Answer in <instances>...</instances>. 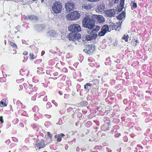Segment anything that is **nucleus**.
Returning <instances> with one entry per match:
<instances>
[{"mask_svg": "<svg viewBox=\"0 0 152 152\" xmlns=\"http://www.w3.org/2000/svg\"><path fill=\"white\" fill-rule=\"evenodd\" d=\"M93 15L91 17H86L84 18L83 21V25L88 29L93 28L95 24V20L93 18Z\"/></svg>", "mask_w": 152, "mask_h": 152, "instance_id": "f257e3e1", "label": "nucleus"}, {"mask_svg": "<svg viewBox=\"0 0 152 152\" xmlns=\"http://www.w3.org/2000/svg\"><path fill=\"white\" fill-rule=\"evenodd\" d=\"M62 5L61 3L59 2H56L53 4L52 7V10L55 13H59L62 10Z\"/></svg>", "mask_w": 152, "mask_h": 152, "instance_id": "f03ea898", "label": "nucleus"}, {"mask_svg": "<svg viewBox=\"0 0 152 152\" xmlns=\"http://www.w3.org/2000/svg\"><path fill=\"white\" fill-rule=\"evenodd\" d=\"M68 36V38L70 40L75 41L76 40H80L79 42H81L82 41H83V40L80 39V34L78 33L72 32L70 33Z\"/></svg>", "mask_w": 152, "mask_h": 152, "instance_id": "7ed1b4c3", "label": "nucleus"}, {"mask_svg": "<svg viewBox=\"0 0 152 152\" xmlns=\"http://www.w3.org/2000/svg\"><path fill=\"white\" fill-rule=\"evenodd\" d=\"M80 15L78 12L75 11L68 14L66 18L69 20H77L80 18Z\"/></svg>", "mask_w": 152, "mask_h": 152, "instance_id": "20e7f679", "label": "nucleus"}, {"mask_svg": "<svg viewBox=\"0 0 152 152\" xmlns=\"http://www.w3.org/2000/svg\"><path fill=\"white\" fill-rule=\"evenodd\" d=\"M93 18L95 21H96V24L100 25L102 26V24L105 21L104 18L101 15H93Z\"/></svg>", "mask_w": 152, "mask_h": 152, "instance_id": "39448f33", "label": "nucleus"}, {"mask_svg": "<svg viewBox=\"0 0 152 152\" xmlns=\"http://www.w3.org/2000/svg\"><path fill=\"white\" fill-rule=\"evenodd\" d=\"M68 29L71 31L77 32L81 31V28L80 26L77 24H74L70 25L68 27Z\"/></svg>", "mask_w": 152, "mask_h": 152, "instance_id": "423d86ee", "label": "nucleus"}, {"mask_svg": "<svg viewBox=\"0 0 152 152\" xmlns=\"http://www.w3.org/2000/svg\"><path fill=\"white\" fill-rule=\"evenodd\" d=\"M65 7L67 12H69L74 10L75 8V4L73 2H68L65 5Z\"/></svg>", "mask_w": 152, "mask_h": 152, "instance_id": "0eeeda50", "label": "nucleus"}, {"mask_svg": "<svg viewBox=\"0 0 152 152\" xmlns=\"http://www.w3.org/2000/svg\"><path fill=\"white\" fill-rule=\"evenodd\" d=\"M107 31H110L109 26L107 24H105L102 26L101 31L98 33V35L100 36H104Z\"/></svg>", "mask_w": 152, "mask_h": 152, "instance_id": "6e6552de", "label": "nucleus"}, {"mask_svg": "<svg viewBox=\"0 0 152 152\" xmlns=\"http://www.w3.org/2000/svg\"><path fill=\"white\" fill-rule=\"evenodd\" d=\"M92 45H86L85 46V48L84 49V51L86 53L91 54L93 53L94 50V47L92 48Z\"/></svg>", "mask_w": 152, "mask_h": 152, "instance_id": "1a4fd4ad", "label": "nucleus"}, {"mask_svg": "<svg viewBox=\"0 0 152 152\" xmlns=\"http://www.w3.org/2000/svg\"><path fill=\"white\" fill-rule=\"evenodd\" d=\"M122 22V21L121 22L120 21H119L118 22H117V24H120L118 26H117V25H115V24L113 23H111L110 26H109V28L110 31L112 30H113L114 28H115L116 30H117V28H115L117 27V28H118V27H120L121 26V24Z\"/></svg>", "mask_w": 152, "mask_h": 152, "instance_id": "9d476101", "label": "nucleus"}, {"mask_svg": "<svg viewBox=\"0 0 152 152\" xmlns=\"http://www.w3.org/2000/svg\"><path fill=\"white\" fill-rule=\"evenodd\" d=\"M97 36L96 34H91L87 35L86 37V38L87 40H90L95 39L97 37Z\"/></svg>", "mask_w": 152, "mask_h": 152, "instance_id": "9b49d317", "label": "nucleus"}, {"mask_svg": "<svg viewBox=\"0 0 152 152\" xmlns=\"http://www.w3.org/2000/svg\"><path fill=\"white\" fill-rule=\"evenodd\" d=\"M93 5L91 3H86L83 4L82 7L83 9L88 10L91 9L93 7Z\"/></svg>", "mask_w": 152, "mask_h": 152, "instance_id": "f8f14e48", "label": "nucleus"}, {"mask_svg": "<svg viewBox=\"0 0 152 152\" xmlns=\"http://www.w3.org/2000/svg\"><path fill=\"white\" fill-rule=\"evenodd\" d=\"M125 0H121L120 2V5L118 7V8L115 11L118 12H121L123 8V6L124 4V1Z\"/></svg>", "mask_w": 152, "mask_h": 152, "instance_id": "ddd939ff", "label": "nucleus"}, {"mask_svg": "<svg viewBox=\"0 0 152 152\" xmlns=\"http://www.w3.org/2000/svg\"><path fill=\"white\" fill-rule=\"evenodd\" d=\"M65 136V135L63 133H61L60 134H56L55 135V138L57 139V141L60 142L61 140V138Z\"/></svg>", "mask_w": 152, "mask_h": 152, "instance_id": "4468645a", "label": "nucleus"}, {"mask_svg": "<svg viewBox=\"0 0 152 152\" xmlns=\"http://www.w3.org/2000/svg\"><path fill=\"white\" fill-rule=\"evenodd\" d=\"M102 26L100 25L96 24L95 25V24L92 28V31L95 32H97L99 30Z\"/></svg>", "mask_w": 152, "mask_h": 152, "instance_id": "2eb2a0df", "label": "nucleus"}, {"mask_svg": "<svg viewBox=\"0 0 152 152\" xmlns=\"http://www.w3.org/2000/svg\"><path fill=\"white\" fill-rule=\"evenodd\" d=\"M105 4L102 3L98 6V9L99 11H102L104 10L105 9Z\"/></svg>", "mask_w": 152, "mask_h": 152, "instance_id": "dca6fc26", "label": "nucleus"}, {"mask_svg": "<svg viewBox=\"0 0 152 152\" xmlns=\"http://www.w3.org/2000/svg\"><path fill=\"white\" fill-rule=\"evenodd\" d=\"M125 16V13L124 11H123L117 17V18L118 20H121L124 18Z\"/></svg>", "mask_w": 152, "mask_h": 152, "instance_id": "f3484780", "label": "nucleus"}, {"mask_svg": "<svg viewBox=\"0 0 152 152\" xmlns=\"http://www.w3.org/2000/svg\"><path fill=\"white\" fill-rule=\"evenodd\" d=\"M116 11L115 10H109L108 12V14L110 17H112L116 13Z\"/></svg>", "mask_w": 152, "mask_h": 152, "instance_id": "a211bd4d", "label": "nucleus"}, {"mask_svg": "<svg viewBox=\"0 0 152 152\" xmlns=\"http://www.w3.org/2000/svg\"><path fill=\"white\" fill-rule=\"evenodd\" d=\"M47 35L51 37H54L56 36V34L54 31L51 30L47 33Z\"/></svg>", "mask_w": 152, "mask_h": 152, "instance_id": "6ab92c4d", "label": "nucleus"}, {"mask_svg": "<svg viewBox=\"0 0 152 152\" xmlns=\"http://www.w3.org/2000/svg\"><path fill=\"white\" fill-rule=\"evenodd\" d=\"M119 0H109V4L111 6H113L115 4H117Z\"/></svg>", "mask_w": 152, "mask_h": 152, "instance_id": "aec40b11", "label": "nucleus"}, {"mask_svg": "<svg viewBox=\"0 0 152 152\" xmlns=\"http://www.w3.org/2000/svg\"><path fill=\"white\" fill-rule=\"evenodd\" d=\"M88 104V102L86 101H82L78 104L79 107H84L87 106Z\"/></svg>", "mask_w": 152, "mask_h": 152, "instance_id": "412c9836", "label": "nucleus"}, {"mask_svg": "<svg viewBox=\"0 0 152 152\" xmlns=\"http://www.w3.org/2000/svg\"><path fill=\"white\" fill-rule=\"evenodd\" d=\"M45 146L44 141H41L39 143V149L44 148Z\"/></svg>", "mask_w": 152, "mask_h": 152, "instance_id": "4be33fe9", "label": "nucleus"}, {"mask_svg": "<svg viewBox=\"0 0 152 152\" xmlns=\"http://www.w3.org/2000/svg\"><path fill=\"white\" fill-rule=\"evenodd\" d=\"M102 146H96L95 147V150L92 151L91 152H98L96 150H102Z\"/></svg>", "mask_w": 152, "mask_h": 152, "instance_id": "5701e85b", "label": "nucleus"}, {"mask_svg": "<svg viewBox=\"0 0 152 152\" xmlns=\"http://www.w3.org/2000/svg\"><path fill=\"white\" fill-rule=\"evenodd\" d=\"M45 29V25L43 24H40L39 27V31H42Z\"/></svg>", "mask_w": 152, "mask_h": 152, "instance_id": "b1692460", "label": "nucleus"}, {"mask_svg": "<svg viewBox=\"0 0 152 152\" xmlns=\"http://www.w3.org/2000/svg\"><path fill=\"white\" fill-rule=\"evenodd\" d=\"M27 19H29L30 20H33L36 18V16H35L34 15H30V16H28V17H27Z\"/></svg>", "mask_w": 152, "mask_h": 152, "instance_id": "393cba45", "label": "nucleus"}, {"mask_svg": "<svg viewBox=\"0 0 152 152\" xmlns=\"http://www.w3.org/2000/svg\"><path fill=\"white\" fill-rule=\"evenodd\" d=\"M3 101H1L0 102V104H2L4 106H6L7 104H6V101L4 99H3Z\"/></svg>", "mask_w": 152, "mask_h": 152, "instance_id": "a878e982", "label": "nucleus"}, {"mask_svg": "<svg viewBox=\"0 0 152 152\" xmlns=\"http://www.w3.org/2000/svg\"><path fill=\"white\" fill-rule=\"evenodd\" d=\"M10 45L12 46L14 48H17V46L14 43L12 42H10Z\"/></svg>", "mask_w": 152, "mask_h": 152, "instance_id": "bb28decb", "label": "nucleus"}, {"mask_svg": "<svg viewBox=\"0 0 152 152\" xmlns=\"http://www.w3.org/2000/svg\"><path fill=\"white\" fill-rule=\"evenodd\" d=\"M129 38V37L128 35L126 36L125 35H124V36L123 37V39H125V41L126 42H127L128 41V39Z\"/></svg>", "mask_w": 152, "mask_h": 152, "instance_id": "cd10ccee", "label": "nucleus"}, {"mask_svg": "<svg viewBox=\"0 0 152 152\" xmlns=\"http://www.w3.org/2000/svg\"><path fill=\"white\" fill-rule=\"evenodd\" d=\"M48 137L50 139H51L52 137V135L50 132H48L47 133Z\"/></svg>", "mask_w": 152, "mask_h": 152, "instance_id": "c85d7f7f", "label": "nucleus"}, {"mask_svg": "<svg viewBox=\"0 0 152 152\" xmlns=\"http://www.w3.org/2000/svg\"><path fill=\"white\" fill-rule=\"evenodd\" d=\"M29 56H30V58L31 59H34L35 58V57H34V55L32 53H31L30 54Z\"/></svg>", "mask_w": 152, "mask_h": 152, "instance_id": "c756f323", "label": "nucleus"}, {"mask_svg": "<svg viewBox=\"0 0 152 152\" xmlns=\"http://www.w3.org/2000/svg\"><path fill=\"white\" fill-rule=\"evenodd\" d=\"M0 121H1V123H3L4 122L3 117L2 116H0Z\"/></svg>", "mask_w": 152, "mask_h": 152, "instance_id": "7c9ffc66", "label": "nucleus"}, {"mask_svg": "<svg viewBox=\"0 0 152 152\" xmlns=\"http://www.w3.org/2000/svg\"><path fill=\"white\" fill-rule=\"evenodd\" d=\"M137 7V4L136 3H134L132 7L135 8Z\"/></svg>", "mask_w": 152, "mask_h": 152, "instance_id": "2f4dec72", "label": "nucleus"}, {"mask_svg": "<svg viewBox=\"0 0 152 152\" xmlns=\"http://www.w3.org/2000/svg\"><path fill=\"white\" fill-rule=\"evenodd\" d=\"M84 88L85 89H89V87L87 85V83L84 85Z\"/></svg>", "mask_w": 152, "mask_h": 152, "instance_id": "473e14b6", "label": "nucleus"}, {"mask_svg": "<svg viewBox=\"0 0 152 152\" xmlns=\"http://www.w3.org/2000/svg\"><path fill=\"white\" fill-rule=\"evenodd\" d=\"M92 84H90L89 83H87V86L89 88V87H91L92 86Z\"/></svg>", "mask_w": 152, "mask_h": 152, "instance_id": "72a5a7b5", "label": "nucleus"}, {"mask_svg": "<svg viewBox=\"0 0 152 152\" xmlns=\"http://www.w3.org/2000/svg\"><path fill=\"white\" fill-rule=\"evenodd\" d=\"M23 54L24 55H26L28 54V52L27 51H24L23 52Z\"/></svg>", "mask_w": 152, "mask_h": 152, "instance_id": "f704fd0d", "label": "nucleus"}, {"mask_svg": "<svg viewBox=\"0 0 152 152\" xmlns=\"http://www.w3.org/2000/svg\"><path fill=\"white\" fill-rule=\"evenodd\" d=\"M33 87V86L32 85H30L29 86V88H32V87Z\"/></svg>", "mask_w": 152, "mask_h": 152, "instance_id": "c9c22d12", "label": "nucleus"}, {"mask_svg": "<svg viewBox=\"0 0 152 152\" xmlns=\"http://www.w3.org/2000/svg\"><path fill=\"white\" fill-rule=\"evenodd\" d=\"M47 0H42L41 2L42 3H43V2H44L45 1H46Z\"/></svg>", "mask_w": 152, "mask_h": 152, "instance_id": "e433bc0d", "label": "nucleus"}, {"mask_svg": "<svg viewBox=\"0 0 152 152\" xmlns=\"http://www.w3.org/2000/svg\"><path fill=\"white\" fill-rule=\"evenodd\" d=\"M135 42H136L137 43H138V41L137 40H136L135 41Z\"/></svg>", "mask_w": 152, "mask_h": 152, "instance_id": "4c0bfd02", "label": "nucleus"}, {"mask_svg": "<svg viewBox=\"0 0 152 152\" xmlns=\"http://www.w3.org/2000/svg\"><path fill=\"white\" fill-rule=\"evenodd\" d=\"M148 50L149 51H150L151 50V49L150 48H149V49H148Z\"/></svg>", "mask_w": 152, "mask_h": 152, "instance_id": "58836bf2", "label": "nucleus"}, {"mask_svg": "<svg viewBox=\"0 0 152 152\" xmlns=\"http://www.w3.org/2000/svg\"><path fill=\"white\" fill-rule=\"evenodd\" d=\"M126 100H127V99H124V102L125 101H126Z\"/></svg>", "mask_w": 152, "mask_h": 152, "instance_id": "ea45409f", "label": "nucleus"}, {"mask_svg": "<svg viewBox=\"0 0 152 152\" xmlns=\"http://www.w3.org/2000/svg\"><path fill=\"white\" fill-rule=\"evenodd\" d=\"M59 93L60 94H62V93H61V92H59Z\"/></svg>", "mask_w": 152, "mask_h": 152, "instance_id": "a19ab883", "label": "nucleus"}, {"mask_svg": "<svg viewBox=\"0 0 152 152\" xmlns=\"http://www.w3.org/2000/svg\"><path fill=\"white\" fill-rule=\"evenodd\" d=\"M117 134H116L115 135V136H116V137H118V136H117Z\"/></svg>", "mask_w": 152, "mask_h": 152, "instance_id": "79ce46f5", "label": "nucleus"}, {"mask_svg": "<svg viewBox=\"0 0 152 152\" xmlns=\"http://www.w3.org/2000/svg\"><path fill=\"white\" fill-rule=\"evenodd\" d=\"M42 53H43V54H44V52H42Z\"/></svg>", "mask_w": 152, "mask_h": 152, "instance_id": "37998d69", "label": "nucleus"}, {"mask_svg": "<svg viewBox=\"0 0 152 152\" xmlns=\"http://www.w3.org/2000/svg\"><path fill=\"white\" fill-rule=\"evenodd\" d=\"M136 45H137V44H136H136H135V46H136Z\"/></svg>", "mask_w": 152, "mask_h": 152, "instance_id": "c03bdc74", "label": "nucleus"}, {"mask_svg": "<svg viewBox=\"0 0 152 152\" xmlns=\"http://www.w3.org/2000/svg\"><path fill=\"white\" fill-rule=\"evenodd\" d=\"M35 29L37 28V27H35Z\"/></svg>", "mask_w": 152, "mask_h": 152, "instance_id": "a18cd8bd", "label": "nucleus"}, {"mask_svg": "<svg viewBox=\"0 0 152 152\" xmlns=\"http://www.w3.org/2000/svg\"><path fill=\"white\" fill-rule=\"evenodd\" d=\"M99 77H99H99H98V78H99Z\"/></svg>", "mask_w": 152, "mask_h": 152, "instance_id": "49530a36", "label": "nucleus"}, {"mask_svg": "<svg viewBox=\"0 0 152 152\" xmlns=\"http://www.w3.org/2000/svg\"><path fill=\"white\" fill-rule=\"evenodd\" d=\"M78 40H77V41H78ZM79 40L80 41V40Z\"/></svg>", "mask_w": 152, "mask_h": 152, "instance_id": "de8ad7c7", "label": "nucleus"}]
</instances>
